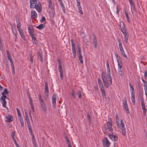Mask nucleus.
<instances>
[{"label": "nucleus", "mask_w": 147, "mask_h": 147, "mask_svg": "<svg viewBox=\"0 0 147 147\" xmlns=\"http://www.w3.org/2000/svg\"><path fill=\"white\" fill-rule=\"evenodd\" d=\"M45 26L44 24H41L37 26L36 28L39 29V30H42L45 27Z\"/></svg>", "instance_id": "72a5a7b5"}, {"label": "nucleus", "mask_w": 147, "mask_h": 147, "mask_svg": "<svg viewBox=\"0 0 147 147\" xmlns=\"http://www.w3.org/2000/svg\"><path fill=\"white\" fill-rule=\"evenodd\" d=\"M125 15L126 17L127 22L129 23L130 22V20L129 18V16L127 13V11H125Z\"/></svg>", "instance_id": "f704fd0d"}, {"label": "nucleus", "mask_w": 147, "mask_h": 147, "mask_svg": "<svg viewBox=\"0 0 147 147\" xmlns=\"http://www.w3.org/2000/svg\"><path fill=\"white\" fill-rule=\"evenodd\" d=\"M65 139L66 141L67 144L71 143L69 139L68 138V137L67 136H65Z\"/></svg>", "instance_id": "c03bdc74"}, {"label": "nucleus", "mask_w": 147, "mask_h": 147, "mask_svg": "<svg viewBox=\"0 0 147 147\" xmlns=\"http://www.w3.org/2000/svg\"><path fill=\"white\" fill-rule=\"evenodd\" d=\"M38 58L39 59L41 62H43V55L42 51H40L38 53Z\"/></svg>", "instance_id": "412c9836"}, {"label": "nucleus", "mask_w": 147, "mask_h": 147, "mask_svg": "<svg viewBox=\"0 0 147 147\" xmlns=\"http://www.w3.org/2000/svg\"><path fill=\"white\" fill-rule=\"evenodd\" d=\"M109 136L112 140L116 141L118 139V137L116 136L109 134Z\"/></svg>", "instance_id": "6ab92c4d"}, {"label": "nucleus", "mask_w": 147, "mask_h": 147, "mask_svg": "<svg viewBox=\"0 0 147 147\" xmlns=\"http://www.w3.org/2000/svg\"><path fill=\"white\" fill-rule=\"evenodd\" d=\"M121 51V54L123 56V57H125L126 58H127V55L125 54L124 51L123 50H122V51Z\"/></svg>", "instance_id": "8fccbe9b"}, {"label": "nucleus", "mask_w": 147, "mask_h": 147, "mask_svg": "<svg viewBox=\"0 0 147 147\" xmlns=\"http://www.w3.org/2000/svg\"><path fill=\"white\" fill-rule=\"evenodd\" d=\"M29 100L30 101V104L32 105L33 104V101L32 99L31 98H29Z\"/></svg>", "instance_id": "774afa93"}, {"label": "nucleus", "mask_w": 147, "mask_h": 147, "mask_svg": "<svg viewBox=\"0 0 147 147\" xmlns=\"http://www.w3.org/2000/svg\"><path fill=\"white\" fill-rule=\"evenodd\" d=\"M13 141L14 142L16 146L17 147H19V145L18 144V143L16 142V140L15 139H13Z\"/></svg>", "instance_id": "052dcab7"}, {"label": "nucleus", "mask_w": 147, "mask_h": 147, "mask_svg": "<svg viewBox=\"0 0 147 147\" xmlns=\"http://www.w3.org/2000/svg\"><path fill=\"white\" fill-rule=\"evenodd\" d=\"M116 7H117V11H116V13L118 15H119L120 10L119 9V7L118 5H117Z\"/></svg>", "instance_id": "6e6d98bb"}, {"label": "nucleus", "mask_w": 147, "mask_h": 147, "mask_svg": "<svg viewBox=\"0 0 147 147\" xmlns=\"http://www.w3.org/2000/svg\"><path fill=\"white\" fill-rule=\"evenodd\" d=\"M35 8L36 10L38 12H40L42 9V5L40 2H38L35 5Z\"/></svg>", "instance_id": "1a4fd4ad"}, {"label": "nucleus", "mask_w": 147, "mask_h": 147, "mask_svg": "<svg viewBox=\"0 0 147 147\" xmlns=\"http://www.w3.org/2000/svg\"><path fill=\"white\" fill-rule=\"evenodd\" d=\"M60 5L62 7L63 10H64V8L65 7L64 5L62 2L60 3Z\"/></svg>", "instance_id": "bf43d9fd"}, {"label": "nucleus", "mask_w": 147, "mask_h": 147, "mask_svg": "<svg viewBox=\"0 0 147 147\" xmlns=\"http://www.w3.org/2000/svg\"><path fill=\"white\" fill-rule=\"evenodd\" d=\"M49 3V7L51 9L53 8V6L52 5V3L51 0H47Z\"/></svg>", "instance_id": "7c9ffc66"}, {"label": "nucleus", "mask_w": 147, "mask_h": 147, "mask_svg": "<svg viewBox=\"0 0 147 147\" xmlns=\"http://www.w3.org/2000/svg\"><path fill=\"white\" fill-rule=\"evenodd\" d=\"M103 144L106 147H108L110 145L111 143L107 138L106 137L104 138V140L103 141Z\"/></svg>", "instance_id": "9b49d317"}, {"label": "nucleus", "mask_w": 147, "mask_h": 147, "mask_svg": "<svg viewBox=\"0 0 147 147\" xmlns=\"http://www.w3.org/2000/svg\"><path fill=\"white\" fill-rule=\"evenodd\" d=\"M78 53L79 55L82 54L81 48L80 45L79 44L78 45Z\"/></svg>", "instance_id": "e433bc0d"}, {"label": "nucleus", "mask_w": 147, "mask_h": 147, "mask_svg": "<svg viewBox=\"0 0 147 147\" xmlns=\"http://www.w3.org/2000/svg\"><path fill=\"white\" fill-rule=\"evenodd\" d=\"M56 94L55 93H54L52 98V102L53 107H55L56 105Z\"/></svg>", "instance_id": "9d476101"}, {"label": "nucleus", "mask_w": 147, "mask_h": 147, "mask_svg": "<svg viewBox=\"0 0 147 147\" xmlns=\"http://www.w3.org/2000/svg\"><path fill=\"white\" fill-rule=\"evenodd\" d=\"M115 56L118 63V69H122V65L121 61H119L120 57L117 54H116Z\"/></svg>", "instance_id": "0eeeda50"}, {"label": "nucleus", "mask_w": 147, "mask_h": 147, "mask_svg": "<svg viewBox=\"0 0 147 147\" xmlns=\"http://www.w3.org/2000/svg\"><path fill=\"white\" fill-rule=\"evenodd\" d=\"M22 37L23 39L25 41V40H26V39L25 38V37L24 35V34L23 31L22 30H19L18 31Z\"/></svg>", "instance_id": "c85d7f7f"}, {"label": "nucleus", "mask_w": 147, "mask_h": 147, "mask_svg": "<svg viewBox=\"0 0 147 147\" xmlns=\"http://www.w3.org/2000/svg\"><path fill=\"white\" fill-rule=\"evenodd\" d=\"M129 85L130 87V92H134V88L133 85L130 83H129Z\"/></svg>", "instance_id": "58836bf2"}, {"label": "nucleus", "mask_w": 147, "mask_h": 147, "mask_svg": "<svg viewBox=\"0 0 147 147\" xmlns=\"http://www.w3.org/2000/svg\"><path fill=\"white\" fill-rule=\"evenodd\" d=\"M71 98H72L75 99L76 98L75 91L74 89H72L71 90Z\"/></svg>", "instance_id": "c756f323"}, {"label": "nucleus", "mask_w": 147, "mask_h": 147, "mask_svg": "<svg viewBox=\"0 0 147 147\" xmlns=\"http://www.w3.org/2000/svg\"><path fill=\"white\" fill-rule=\"evenodd\" d=\"M87 118L89 121V122H90L91 121V116H90V115L89 114V113H88L87 116Z\"/></svg>", "instance_id": "3c124183"}, {"label": "nucleus", "mask_w": 147, "mask_h": 147, "mask_svg": "<svg viewBox=\"0 0 147 147\" xmlns=\"http://www.w3.org/2000/svg\"><path fill=\"white\" fill-rule=\"evenodd\" d=\"M118 41L119 43V47L120 51H121L123 50V49L122 46V44L120 40L119 39H118Z\"/></svg>", "instance_id": "2f4dec72"}, {"label": "nucleus", "mask_w": 147, "mask_h": 147, "mask_svg": "<svg viewBox=\"0 0 147 147\" xmlns=\"http://www.w3.org/2000/svg\"><path fill=\"white\" fill-rule=\"evenodd\" d=\"M109 76V82L110 84L111 85H112V78L111 76V74L109 75H107Z\"/></svg>", "instance_id": "a18cd8bd"}, {"label": "nucleus", "mask_w": 147, "mask_h": 147, "mask_svg": "<svg viewBox=\"0 0 147 147\" xmlns=\"http://www.w3.org/2000/svg\"><path fill=\"white\" fill-rule=\"evenodd\" d=\"M78 97L80 98L82 96V92L80 90H78Z\"/></svg>", "instance_id": "09e8293b"}, {"label": "nucleus", "mask_w": 147, "mask_h": 147, "mask_svg": "<svg viewBox=\"0 0 147 147\" xmlns=\"http://www.w3.org/2000/svg\"><path fill=\"white\" fill-rule=\"evenodd\" d=\"M57 61L58 62V68L59 70L60 73V77L62 80H63V70L62 69V64L61 60L59 59H57Z\"/></svg>", "instance_id": "f257e3e1"}, {"label": "nucleus", "mask_w": 147, "mask_h": 147, "mask_svg": "<svg viewBox=\"0 0 147 147\" xmlns=\"http://www.w3.org/2000/svg\"><path fill=\"white\" fill-rule=\"evenodd\" d=\"M116 122L117 127H119V119L118 114H117L116 115Z\"/></svg>", "instance_id": "a878e982"}, {"label": "nucleus", "mask_w": 147, "mask_h": 147, "mask_svg": "<svg viewBox=\"0 0 147 147\" xmlns=\"http://www.w3.org/2000/svg\"><path fill=\"white\" fill-rule=\"evenodd\" d=\"M101 90L102 92L103 96L104 97L105 96H106L105 92L104 90V88L102 89H101Z\"/></svg>", "instance_id": "603ef678"}, {"label": "nucleus", "mask_w": 147, "mask_h": 147, "mask_svg": "<svg viewBox=\"0 0 147 147\" xmlns=\"http://www.w3.org/2000/svg\"><path fill=\"white\" fill-rule=\"evenodd\" d=\"M9 94V92L8 91V90L7 89L5 88L4 91L2 92V95H5L7 94Z\"/></svg>", "instance_id": "4c0bfd02"}, {"label": "nucleus", "mask_w": 147, "mask_h": 147, "mask_svg": "<svg viewBox=\"0 0 147 147\" xmlns=\"http://www.w3.org/2000/svg\"><path fill=\"white\" fill-rule=\"evenodd\" d=\"M120 126L122 134L123 136H125L126 135V131L124 123L123 122V119H122L120 120Z\"/></svg>", "instance_id": "20e7f679"}, {"label": "nucleus", "mask_w": 147, "mask_h": 147, "mask_svg": "<svg viewBox=\"0 0 147 147\" xmlns=\"http://www.w3.org/2000/svg\"><path fill=\"white\" fill-rule=\"evenodd\" d=\"M46 20V19L45 17L44 16H42V18L40 20V21L42 22H43L45 21Z\"/></svg>", "instance_id": "680f3d73"}, {"label": "nucleus", "mask_w": 147, "mask_h": 147, "mask_svg": "<svg viewBox=\"0 0 147 147\" xmlns=\"http://www.w3.org/2000/svg\"><path fill=\"white\" fill-rule=\"evenodd\" d=\"M94 37L93 39V43L94 44V47L95 48H97V41L96 40V38L94 34H92Z\"/></svg>", "instance_id": "dca6fc26"}, {"label": "nucleus", "mask_w": 147, "mask_h": 147, "mask_svg": "<svg viewBox=\"0 0 147 147\" xmlns=\"http://www.w3.org/2000/svg\"><path fill=\"white\" fill-rule=\"evenodd\" d=\"M33 142L34 143V146H35V147H37L38 146L37 145V144H36V140H34V141H33Z\"/></svg>", "instance_id": "338daca9"}, {"label": "nucleus", "mask_w": 147, "mask_h": 147, "mask_svg": "<svg viewBox=\"0 0 147 147\" xmlns=\"http://www.w3.org/2000/svg\"><path fill=\"white\" fill-rule=\"evenodd\" d=\"M7 119L6 122H10L13 121V118L12 116L11 115H9L6 116Z\"/></svg>", "instance_id": "aec40b11"}, {"label": "nucleus", "mask_w": 147, "mask_h": 147, "mask_svg": "<svg viewBox=\"0 0 147 147\" xmlns=\"http://www.w3.org/2000/svg\"><path fill=\"white\" fill-rule=\"evenodd\" d=\"M131 99L133 102V104L135 105L136 104V101L135 99V92H131Z\"/></svg>", "instance_id": "4468645a"}, {"label": "nucleus", "mask_w": 147, "mask_h": 147, "mask_svg": "<svg viewBox=\"0 0 147 147\" xmlns=\"http://www.w3.org/2000/svg\"><path fill=\"white\" fill-rule=\"evenodd\" d=\"M124 101H123V105L124 108V109L126 111V113L129 114L130 112L129 111V109L127 107V103L126 98H124Z\"/></svg>", "instance_id": "423d86ee"}, {"label": "nucleus", "mask_w": 147, "mask_h": 147, "mask_svg": "<svg viewBox=\"0 0 147 147\" xmlns=\"http://www.w3.org/2000/svg\"><path fill=\"white\" fill-rule=\"evenodd\" d=\"M11 136L12 138L13 139H14L15 138L14 136L15 134V132L14 131H12V132L11 133Z\"/></svg>", "instance_id": "de8ad7c7"}, {"label": "nucleus", "mask_w": 147, "mask_h": 147, "mask_svg": "<svg viewBox=\"0 0 147 147\" xmlns=\"http://www.w3.org/2000/svg\"><path fill=\"white\" fill-rule=\"evenodd\" d=\"M31 17H32L34 18H37V14L35 11L32 10L31 11Z\"/></svg>", "instance_id": "393cba45"}, {"label": "nucleus", "mask_w": 147, "mask_h": 147, "mask_svg": "<svg viewBox=\"0 0 147 147\" xmlns=\"http://www.w3.org/2000/svg\"><path fill=\"white\" fill-rule=\"evenodd\" d=\"M71 43L72 49H76L75 45V43L74 42V40L73 39H71Z\"/></svg>", "instance_id": "c9c22d12"}, {"label": "nucleus", "mask_w": 147, "mask_h": 147, "mask_svg": "<svg viewBox=\"0 0 147 147\" xmlns=\"http://www.w3.org/2000/svg\"><path fill=\"white\" fill-rule=\"evenodd\" d=\"M40 104V107L42 109V111L44 112H45L47 111V107L46 106L45 104L44 103Z\"/></svg>", "instance_id": "5701e85b"}, {"label": "nucleus", "mask_w": 147, "mask_h": 147, "mask_svg": "<svg viewBox=\"0 0 147 147\" xmlns=\"http://www.w3.org/2000/svg\"><path fill=\"white\" fill-rule=\"evenodd\" d=\"M140 97V99L141 104V103H144V98H143V96H142V97L141 96H140V97Z\"/></svg>", "instance_id": "5fc2aeb1"}, {"label": "nucleus", "mask_w": 147, "mask_h": 147, "mask_svg": "<svg viewBox=\"0 0 147 147\" xmlns=\"http://www.w3.org/2000/svg\"><path fill=\"white\" fill-rule=\"evenodd\" d=\"M79 12L81 14H83V12L82 10V8L81 6L78 7Z\"/></svg>", "instance_id": "37998d69"}, {"label": "nucleus", "mask_w": 147, "mask_h": 147, "mask_svg": "<svg viewBox=\"0 0 147 147\" xmlns=\"http://www.w3.org/2000/svg\"><path fill=\"white\" fill-rule=\"evenodd\" d=\"M28 29L29 34L30 36H31L33 35L36 34H34V31L33 28L28 27Z\"/></svg>", "instance_id": "2eb2a0df"}, {"label": "nucleus", "mask_w": 147, "mask_h": 147, "mask_svg": "<svg viewBox=\"0 0 147 147\" xmlns=\"http://www.w3.org/2000/svg\"><path fill=\"white\" fill-rule=\"evenodd\" d=\"M6 53L8 59L11 58V56L9 52V51L8 50L7 51Z\"/></svg>", "instance_id": "4d7b16f0"}, {"label": "nucleus", "mask_w": 147, "mask_h": 147, "mask_svg": "<svg viewBox=\"0 0 147 147\" xmlns=\"http://www.w3.org/2000/svg\"><path fill=\"white\" fill-rule=\"evenodd\" d=\"M124 35V42L126 43H127V41L129 37V34L128 32H124L123 33Z\"/></svg>", "instance_id": "4be33fe9"}, {"label": "nucleus", "mask_w": 147, "mask_h": 147, "mask_svg": "<svg viewBox=\"0 0 147 147\" xmlns=\"http://www.w3.org/2000/svg\"><path fill=\"white\" fill-rule=\"evenodd\" d=\"M16 109L17 113L18 114V116L20 115H21V112H20V110L18 108H16Z\"/></svg>", "instance_id": "13d9d810"}, {"label": "nucleus", "mask_w": 147, "mask_h": 147, "mask_svg": "<svg viewBox=\"0 0 147 147\" xmlns=\"http://www.w3.org/2000/svg\"><path fill=\"white\" fill-rule=\"evenodd\" d=\"M139 96H142L143 95V91L142 90H139Z\"/></svg>", "instance_id": "79ce46f5"}, {"label": "nucleus", "mask_w": 147, "mask_h": 147, "mask_svg": "<svg viewBox=\"0 0 147 147\" xmlns=\"http://www.w3.org/2000/svg\"><path fill=\"white\" fill-rule=\"evenodd\" d=\"M38 96L39 97V99L40 101V104L44 103L43 99L42 98V96L40 94H39L38 95Z\"/></svg>", "instance_id": "473e14b6"}, {"label": "nucleus", "mask_w": 147, "mask_h": 147, "mask_svg": "<svg viewBox=\"0 0 147 147\" xmlns=\"http://www.w3.org/2000/svg\"><path fill=\"white\" fill-rule=\"evenodd\" d=\"M79 55V59L81 63H83V60L82 59V54Z\"/></svg>", "instance_id": "a19ab883"}, {"label": "nucleus", "mask_w": 147, "mask_h": 147, "mask_svg": "<svg viewBox=\"0 0 147 147\" xmlns=\"http://www.w3.org/2000/svg\"><path fill=\"white\" fill-rule=\"evenodd\" d=\"M101 77L102 80L103 81V80H104L105 81H106L107 80H109L107 78V76H103V74H102L101 75Z\"/></svg>", "instance_id": "ea45409f"}, {"label": "nucleus", "mask_w": 147, "mask_h": 147, "mask_svg": "<svg viewBox=\"0 0 147 147\" xmlns=\"http://www.w3.org/2000/svg\"><path fill=\"white\" fill-rule=\"evenodd\" d=\"M98 84L99 85V87L100 89V90L101 89H102L104 88V87L103 86L102 83L99 84Z\"/></svg>", "instance_id": "0e129e2a"}, {"label": "nucleus", "mask_w": 147, "mask_h": 147, "mask_svg": "<svg viewBox=\"0 0 147 147\" xmlns=\"http://www.w3.org/2000/svg\"><path fill=\"white\" fill-rule=\"evenodd\" d=\"M103 82L105 87L106 88H108L109 86V80L105 81L103 80Z\"/></svg>", "instance_id": "bb28decb"}, {"label": "nucleus", "mask_w": 147, "mask_h": 147, "mask_svg": "<svg viewBox=\"0 0 147 147\" xmlns=\"http://www.w3.org/2000/svg\"><path fill=\"white\" fill-rule=\"evenodd\" d=\"M45 90L44 92L45 95L44 96V97L47 98L49 96V91L48 87V84L47 82H45Z\"/></svg>", "instance_id": "7ed1b4c3"}, {"label": "nucleus", "mask_w": 147, "mask_h": 147, "mask_svg": "<svg viewBox=\"0 0 147 147\" xmlns=\"http://www.w3.org/2000/svg\"><path fill=\"white\" fill-rule=\"evenodd\" d=\"M141 105L142 106V109L143 110V115L144 116H145L146 114L147 110L145 108V105L144 103H141Z\"/></svg>", "instance_id": "f3484780"}, {"label": "nucleus", "mask_w": 147, "mask_h": 147, "mask_svg": "<svg viewBox=\"0 0 147 147\" xmlns=\"http://www.w3.org/2000/svg\"><path fill=\"white\" fill-rule=\"evenodd\" d=\"M120 28L121 29V31L123 33L127 32L126 31V27L123 22L120 23Z\"/></svg>", "instance_id": "6e6552de"}, {"label": "nucleus", "mask_w": 147, "mask_h": 147, "mask_svg": "<svg viewBox=\"0 0 147 147\" xmlns=\"http://www.w3.org/2000/svg\"><path fill=\"white\" fill-rule=\"evenodd\" d=\"M16 21L17 23V28L18 31L21 30L22 29L21 27V24L19 20L18 19H16Z\"/></svg>", "instance_id": "b1692460"}, {"label": "nucleus", "mask_w": 147, "mask_h": 147, "mask_svg": "<svg viewBox=\"0 0 147 147\" xmlns=\"http://www.w3.org/2000/svg\"><path fill=\"white\" fill-rule=\"evenodd\" d=\"M7 98V96L5 95H2V96L1 97L0 100L2 104L3 107L6 108L8 109V108L6 107V102L5 100V99Z\"/></svg>", "instance_id": "f03ea898"}, {"label": "nucleus", "mask_w": 147, "mask_h": 147, "mask_svg": "<svg viewBox=\"0 0 147 147\" xmlns=\"http://www.w3.org/2000/svg\"><path fill=\"white\" fill-rule=\"evenodd\" d=\"M129 4L131 7V9L133 11H135V6L134 3L133 2L132 0H129Z\"/></svg>", "instance_id": "f8f14e48"}, {"label": "nucleus", "mask_w": 147, "mask_h": 147, "mask_svg": "<svg viewBox=\"0 0 147 147\" xmlns=\"http://www.w3.org/2000/svg\"><path fill=\"white\" fill-rule=\"evenodd\" d=\"M36 34L33 35L31 36L32 40L33 41L34 44H36L37 42V40L36 39Z\"/></svg>", "instance_id": "cd10ccee"}, {"label": "nucleus", "mask_w": 147, "mask_h": 147, "mask_svg": "<svg viewBox=\"0 0 147 147\" xmlns=\"http://www.w3.org/2000/svg\"><path fill=\"white\" fill-rule=\"evenodd\" d=\"M18 117L19 118V120L20 121L23 120L21 115H18Z\"/></svg>", "instance_id": "e2e57ef3"}, {"label": "nucleus", "mask_w": 147, "mask_h": 147, "mask_svg": "<svg viewBox=\"0 0 147 147\" xmlns=\"http://www.w3.org/2000/svg\"><path fill=\"white\" fill-rule=\"evenodd\" d=\"M12 30L13 32V35L15 36V37H16V38H17L16 30L15 31H14L12 29Z\"/></svg>", "instance_id": "864d4df0"}, {"label": "nucleus", "mask_w": 147, "mask_h": 147, "mask_svg": "<svg viewBox=\"0 0 147 147\" xmlns=\"http://www.w3.org/2000/svg\"><path fill=\"white\" fill-rule=\"evenodd\" d=\"M142 80L144 83V86H145L147 85V82L145 80H144L143 79H142Z\"/></svg>", "instance_id": "69168bd1"}, {"label": "nucleus", "mask_w": 147, "mask_h": 147, "mask_svg": "<svg viewBox=\"0 0 147 147\" xmlns=\"http://www.w3.org/2000/svg\"><path fill=\"white\" fill-rule=\"evenodd\" d=\"M107 75H111L110 68L108 60L107 61Z\"/></svg>", "instance_id": "a211bd4d"}, {"label": "nucleus", "mask_w": 147, "mask_h": 147, "mask_svg": "<svg viewBox=\"0 0 147 147\" xmlns=\"http://www.w3.org/2000/svg\"><path fill=\"white\" fill-rule=\"evenodd\" d=\"M30 7L32 8L35 7V5L37 3L36 0H30Z\"/></svg>", "instance_id": "ddd939ff"}, {"label": "nucleus", "mask_w": 147, "mask_h": 147, "mask_svg": "<svg viewBox=\"0 0 147 147\" xmlns=\"http://www.w3.org/2000/svg\"><path fill=\"white\" fill-rule=\"evenodd\" d=\"M112 122L111 120L107 122V125L108 129L112 133H113V131L112 128Z\"/></svg>", "instance_id": "39448f33"}, {"label": "nucleus", "mask_w": 147, "mask_h": 147, "mask_svg": "<svg viewBox=\"0 0 147 147\" xmlns=\"http://www.w3.org/2000/svg\"><path fill=\"white\" fill-rule=\"evenodd\" d=\"M144 90H145V95L146 97H147V85L144 86Z\"/></svg>", "instance_id": "49530a36"}]
</instances>
